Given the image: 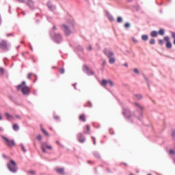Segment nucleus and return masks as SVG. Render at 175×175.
<instances>
[{"instance_id":"13","label":"nucleus","mask_w":175,"mask_h":175,"mask_svg":"<svg viewBox=\"0 0 175 175\" xmlns=\"http://www.w3.org/2000/svg\"><path fill=\"white\" fill-rule=\"evenodd\" d=\"M55 171L57 172V173H59V174H64V168H56Z\"/></svg>"},{"instance_id":"38","label":"nucleus","mask_w":175,"mask_h":175,"mask_svg":"<svg viewBox=\"0 0 175 175\" xmlns=\"http://www.w3.org/2000/svg\"><path fill=\"white\" fill-rule=\"evenodd\" d=\"M133 71L135 72V73L139 75V70H137V68H134Z\"/></svg>"},{"instance_id":"17","label":"nucleus","mask_w":175,"mask_h":175,"mask_svg":"<svg viewBox=\"0 0 175 175\" xmlns=\"http://www.w3.org/2000/svg\"><path fill=\"white\" fill-rule=\"evenodd\" d=\"M107 17L109 21H114V18H113V16H111V14H107Z\"/></svg>"},{"instance_id":"21","label":"nucleus","mask_w":175,"mask_h":175,"mask_svg":"<svg viewBox=\"0 0 175 175\" xmlns=\"http://www.w3.org/2000/svg\"><path fill=\"white\" fill-rule=\"evenodd\" d=\"M13 129H14V131H18V129H19L18 125L16 124H14Z\"/></svg>"},{"instance_id":"2","label":"nucleus","mask_w":175,"mask_h":175,"mask_svg":"<svg viewBox=\"0 0 175 175\" xmlns=\"http://www.w3.org/2000/svg\"><path fill=\"white\" fill-rule=\"evenodd\" d=\"M159 44L160 46H163L165 42V47L166 49H172V42H170V36H165L164 40H158Z\"/></svg>"},{"instance_id":"11","label":"nucleus","mask_w":175,"mask_h":175,"mask_svg":"<svg viewBox=\"0 0 175 175\" xmlns=\"http://www.w3.org/2000/svg\"><path fill=\"white\" fill-rule=\"evenodd\" d=\"M55 39L57 42V43H59V42H61V39H62L61 34H55Z\"/></svg>"},{"instance_id":"5","label":"nucleus","mask_w":175,"mask_h":175,"mask_svg":"<svg viewBox=\"0 0 175 175\" xmlns=\"http://www.w3.org/2000/svg\"><path fill=\"white\" fill-rule=\"evenodd\" d=\"M8 167L12 173H16V172H17V165L16 162H14L13 160H10V163L8 164Z\"/></svg>"},{"instance_id":"14","label":"nucleus","mask_w":175,"mask_h":175,"mask_svg":"<svg viewBox=\"0 0 175 175\" xmlns=\"http://www.w3.org/2000/svg\"><path fill=\"white\" fill-rule=\"evenodd\" d=\"M109 83V80L107 81L106 79H103L102 81H101V85L103 87H106V85H107V84Z\"/></svg>"},{"instance_id":"27","label":"nucleus","mask_w":175,"mask_h":175,"mask_svg":"<svg viewBox=\"0 0 175 175\" xmlns=\"http://www.w3.org/2000/svg\"><path fill=\"white\" fill-rule=\"evenodd\" d=\"M59 70L62 75H64V73H65V69L64 68H59Z\"/></svg>"},{"instance_id":"35","label":"nucleus","mask_w":175,"mask_h":175,"mask_svg":"<svg viewBox=\"0 0 175 175\" xmlns=\"http://www.w3.org/2000/svg\"><path fill=\"white\" fill-rule=\"evenodd\" d=\"M5 116L8 118H13V117L10 114H9L8 113H5Z\"/></svg>"},{"instance_id":"31","label":"nucleus","mask_w":175,"mask_h":175,"mask_svg":"<svg viewBox=\"0 0 175 175\" xmlns=\"http://www.w3.org/2000/svg\"><path fill=\"white\" fill-rule=\"evenodd\" d=\"M31 76H36V75H35L32 73H29V75H27V79H31Z\"/></svg>"},{"instance_id":"15","label":"nucleus","mask_w":175,"mask_h":175,"mask_svg":"<svg viewBox=\"0 0 175 175\" xmlns=\"http://www.w3.org/2000/svg\"><path fill=\"white\" fill-rule=\"evenodd\" d=\"M150 35L152 38H157L158 36V32L157 31H152Z\"/></svg>"},{"instance_id":"40","label":"nucleus","mask_w":175,"mask_h":175,"mask_svg":"<svg viewBox=\"0 0 175 175\" xmlns=\"http://www.w3.org/2000/svg\"><path fill=\"white\" fill-rule=\"evenodd\" d=\"M172 135L173 136V137H174V136H175V130L172 131Z\"/></svg>"},{"instance_id":"6","label":"nucleus","mask_w":175,"mask_h":175,"mask_svg":"<svg viewBox=\"0 0 175 175\" xmlns=\"http://www.w3.org/2000/svg\"><path fill=\"white\" fill-rule=\"evenodd\" d=\"M53 150V146L51 145L47 144V143L41 144V150L43 152H47L46 150Z\"/></svg>"},{"instance_id":"29","label":"nucleus","mask_w":175,"mask_h":175,"mask_svg":"<svg viewBox=\"0 0 175 175\" xmlns=\"http://www.w3.org/2000/svg\"><path fill=\"white\" fill-rule=\"evenodd\" d=\"M86 129L88 131V133H90V132H91V129L90 128V125H86Z\"/></svg>"},{"instance_id":"47","label":"nucleus","mask_w":175,"mask_h":175,"mask_svg":"<svg viewBox=\"0 0 175 175\" xmlns=\"http://www.w3.org/2000/svg\"><path fill=\"white\" fill-rule=\"evenodd\" d=\"M55 120H58V117H55Z\"/></svg>"},{"instance_id":"25","label":"nucleus","mask_w":175,"mask_h":175,"mask_svg":"<svg viewBox=\"0 0 175 175\" xmlns=\"http://www.w3.org/2000/svg\"><path fill=\"white\" fill-rule=\"evenodd\" d=\"M149 43L150 44H155V39H151Z\"/></svg>"},{"instance_id":"22","label":"nucleus","mask_w":175,"mask_h":175,"mask_svg":"<svg viewBox=\"0 0 175 175\" xmlns=\"http://www.w3.org/2000/svg\"><path fill=\"white\" fill-rule=\"evenodd\" d=\"M172 33V38L174 39V44L175 45V33L174 32H171Z\"/></svg>"},{"instance_id":"53","label":"nucleus","mask_w":175,"mask_h":175,"mask_svg":"<svg viewBox=\"0 0 175 175\" xmlns=\"http://www.w3.org/2000/svg\"><path fill=\"white\" fill-rule=\"evenodd\" d=\"M130 175H133V174H130Z\"/></svg>"},{"instance_id":"32","label":"nucleus","mask_w":175,"mask_h":175,"mask_svg":"<svg viewBox=\"0 0 175 175\" xmlns=\"http://www.w3.org/2000/svg\"><path fill=\"white\" fill-rule=\"evenodd\" d=\"M169 153L170 154V155H174L175 152L173 150H169Z\"/></svg>"},{"instance_id":"19","label":"nucleus","mask_w":175,"mask_h":175,"mask_svg":"<svg viewBox=\"0 0 175 175\" xmlns=\"http://www.w3.org/2000/svg\"><path fill=\"white\" fill-rule=\"evenodd\" d=\"M142 40H144V41L148 40V36H147V35H142Z\"/></svg>"},{"instance_id":"9","label":"nucleus","mask_w":175,"mask_h":175,"mask_svg":"<svg viewBox=\"0 0 175 175\" xmlns=\"http://www.w3.org/2000/svg\"><path fill=\"white\" fill-rule=\"evenodd\" d=\"M83 70L86 71L88 75H94V72H92V70L90 69V68H88V66H83Z\"/></svg>"},{"instance_id":"16","label":"nucleus","mask_w":175,"mask_h":175,"mask_svg":"<svg viewBox=\"0 0 175 175\" xmlns=\"http://www.w3.org/2000/svg\"><path fill=\"white\" fill-rule=\"evenodd\" d=\"M157 33H159V35H161V36H163V35H165V30L163 29H161L159 30Z\"/></svg>"},{"instance_id":"4","label":"nucleus","mask_w":175,"mask_h":175,"mask_svg":"<svg viewBox=\"0 0 175 175\" xmlns=\"http://www.w3.org/2000/svg\"><path fill=\"white\" fill-rule=\"evenodd\" d=\"M1 138L4 140L5 144H6V146H8V147H14V146H16L14 140L10 139L9 138L5 136H1Z\"/></svg>"},{"instance_id":"48","label":"nucleus","mask_w":175,"mask_h":175,"mask_svg":"<svg viewBox=\"0 0 175 175\" xmlns=\"http://www.w3.org/2000/svg\"><path fill=\"white\" fill-rule=\"evenodd\" d=\"M123 114H124V116H126V113L125 112H123Z\"/></svg>"},{"instance_id":"12","label":"nucleus","mask_w":175,"mask_h":175,"mask_svg":"<svg viewBox=\"0 0 175 175\" xmlns=\"http://www.w3.org/2000/svg\"><path fill=\"white\" fill-rule=\"evenodd\" d=\"M79 121H82V122H85V116L84 114H81L79 117Z\"/></svg>"},{"instance_id":"8","label":"nucleus","mask_w":175,"mask_h":175,"mask_svg":"<svg viewBox=\"0 0 175 175\" xmlns=\"http://www.w3.org/2000/svg\"><path fill=\"white\" fill-rule=\"evenodd\" d=\"M62 27L63 28H64V32L66 36H69V35H70V30L69 29V28H68V26H66V25H63Z\"/></svg>"},{"instance_id":"7","label":"nucleus","mask_w":175,"mask_h":175,"mask_svg":"<svg viewBox=\"0 0 175 175\" xmlns=\"http://www.w3.org/2000/svg\"><path fill=\"white\" fill-rule=\"evenodd\" d=\"M0 49L8 50V42L3 40L0 41Z\"/></svg>"},{"instance_id":"39","label":"nucleus","mask_w":175,"mask_h":175,"mask_svg":"<svg viewBox=\"0 0 175 175\" xmlns=\"http://www.w3.org/2000/svg\"><path fill=\"white\" fill-rule=\"evenodd\" d=\"M29 173H30V174H35V171H29Z\"/></svg>"},{"instance_id":"23","label":"nucleus","mask_w":175,"mask_h":175,"mask_svg":"<svg viewBox=\"0 0 175 175\" xmlns=\"http://www.w3.org/2000/svg\"><path fill=\"white\" fill-rule=\"evenodd\" d=\"M5 73V70L2 68H0V76H2Z\"/></svg>"},{"instance_id":"33","label":"nucleus","mask_w":175,"mask_h":175,"mask_svg":"<svg viewBox=\"0 0 175 175\" xmlns=\"http://www.w3.org/2000/svg\"><path fill=\"white\" fill-rule=\"evenodd\" d=\"M37 139H38V140H39V142L42 141V135H38L37 136Z\"/></svg>"},{"instance_id":"10","label":"nucleus","mask_w":175,"mask_h":175,"mask_svg":"<svg viewBox=\"0 0 175 175\" xmlns=\"http://www.w3.org/2000/svg\"><path fill=\"white\" fill-rule=\"evenodd\" d=\"M78 140H79V142H80V143H84V142H85V139L81 134L79 135Z\"/></svg>"},{"instance_id":"36","label":"nucleus","mask_w":175,"mask_h":175,"mask_svg":"<svg viewBox=\"0 0 175 175\" xmlns=\"http://www.w3.org/2000/svg\"><path fill=\"white\" fill-rule=\"evenodd\" d=\"M124 27L125 28H129V27H131V25L129 23H125Z\"/></svg>"},{"instance_id":"26","label":"nucleus","mask_w":175,"mask_h":175,"mask_svg":"<svg viewBox=\"0 0 175 175\" xmlns=\"http://www.w3.org/2000/svg\"><path fill=\"white\" fill-rule=\"evenodd\" d=\"M135 97L137 98V99H142V98H143V96H142V94H136Z\"/></svg>"},{"instance_id":"20","label":"nucleus","mask_w":175,"mask_h":175,"mask_svg":"<svg viewBox=\"0 0 175 175\" xmlns=\"http://www.w3.org/2000/svg\"><path fill=\"white\" fill-rule=\"evenodd\" d=\"M41 131H42V132L44 133V134L45 135V136H49V133H48L47 131H46L44 130V129H43L42 127H41Z\"/></svg>"},{"instance_id":"18","label":"nucleus","mask_w":175,"mask_h":175,"mask_svg":"<svg viewBox=\"0 0 175 175\" xmlns=\"http://www.w3.org/2000/svg\"><path fill=\"white\" fill-rule=\"evenodd\" d=\"M134 105L135 106H136V107H138V109H140V110H143V106L140 105V104L137 103H135Z\"/></svg>"},{"instance_id":"34","label":"nucleus","mask_w":175,"mask_h":175,"mask_svg":"<svg viewBox=\"0 0 175 175\" xmlns=\"http://www.w3.org/2000/svg\"><path fill=\"white\" fill-rule=\"evenodd\" d=\"M21 148L23 152H27V150L25 149V147H24V145H21Z\"/></svg>"},{"instance_id":"50","label":"nucleus","mask_w":175,"mask_h":175,"mask_svg":"<svg viewBox=\"0 0 175 175\" xmlns=\"http://www.w3.org/2000/svg\"><path fill=\"white\" fill-rule=\"evenodd\" d=\"M21 43H24V41H22Z\"/></svg>"},{"instance_id":"3","label":"nucleus","mask_w":175,"mask_h":175,"mask_svg":"<svg viewBox=\"0 0 175 175\" xmlns=\"http://www.w3.org/2000/svg\"><path fill=\"white\" fill-rule=\"evenodd\" d=\"M104 54H105V55H107V57L109 58V64H114V62H116V58L113 57V55H114V53L110 51V50L105 49Z\"/></svg>"},{"instance_id":"43","label":"nucleus","mask_w":175,"mask_h":175,"mask_svg":"<svg viewBox=\"0 0 175 175\" xmlns=\"http://www.w3.org/2000/svg\"><path fill=\"white\" fill-rule=\"evenodd\" d=\"M92 139H94V144H96V142L95 141V139L94 137H92Z\"/></svg>"},{"instance_id":"51","label":"nucleus","mask_w":175,"mask_h":175,"mask_svg":"<svg viewBox=\"0 0 175 175\" xmlns=\"http://www.w3.org/2000/svg\"><path fill=\"white\" fill-rule=\"evenodd\" d=\"M124 165H125L126 166H127L126 163H124Z\"/></svg>"},{"instance_id":"41","label":"nucleus","mask_w":175,"mask_h":175,"mask_svg":"<svg viewBox=\"0 0 175 175\" xmlns=\"http://www.w3.org/2000/svg\"><path fill=\"white\" fill-rule=\"evenodd\" d=\"M16 118H18V120H20L21 118H20V116L18 115H16Z\"/></svg>"},{"instance_id":"1","label":"nucleus","mask_w":175,"mask_h":175,"mask_svg":"<svg viewBox=\"0 0 175 175\" xmlns=\"http://www.w3.org/2000/svg\"><path fill=\"white\" fill-rule=\"evenodd\" d=\"M21 90L22 94L23 95H29V88L25 85V81H23L22 83L17 86V90L20 91Z\"/></svg>"},{"instance_id":"37","label":"nucleus","mask_w":175,"mask_h":175,"mask_svg":"<svg viewBox=\"0 0 175 175\" xmlns=\"http://www.w3.org/2000/svg\"><path fill=\"white\" fill-rule=\"evenodd\" d=\"M132 40L134 43H137V40L136 38H135V37L132 38Z\"/></svg>"},{"instance_id":"44","label":"nucleus","mask_w":175,"mask_h":175,"mask_svg":"<svg viewBox=\"0 0 175 175\" xmlns=\"http://www.w3.org/2000/svg\"><path fill=\"white\" fill-rule=\"evenodd\" d=\"M7 36H12V33L7 34Z\"/></svg>"},{"instance_id":"54","label":"nucleus","mask_w":175,"mask_h":175,"mask_svg":"<svg viewBox=\"0 0 175 175\" xmlns=\"http://www.w3.org/2000/svg\"><path fill=\"white\" fill-rule=\"evenodd\" d=\"M148 175H152L151 174H148Z\"/></svg>"},{"instance_id":"30","label":"nucleus","mask_w":175,"mask_h":175,"mask_svg":"<svg viewBox=\"0 0 175 175\" xmlns=\"http://www.w3.org/2000/svg\"><path fill=\"white\" fill-rule=\"evenodd\" d=\"M117 21H118V23H122V18H121L120 16L118 17Z\"/></svg>"},{"instance_id":"46","label":"nucleus","mask_w":175,"mask_h":175,"mask_svg":"<svg viewBox=\"0 0 175 175\" xmlns=\"http://www.w3.org/2000/svg\"><path fill=\"white\" fill-rule=\"evenodd\" d=\"M2 120V116L0 115V120Z\"/></svg>"},{"instance_id":"45","label":"nucleus","mask_w":175,"mask_h":175,"mask_svg":"<svg viewBox=\"0 0 175 175\" xmlns=\"http://www.w3.org/2000/svg\"><path fill=\"white\" fill-rule=\"evenodd\" d=\"M53 29H57V27L53 26Z\"/></svg>"},{"instance_id":"42","label":"nucleus","mask_w":175,"mask_h":175,"mask_svg":"<svg viewBox=\"0 0 175 175\" xmlns=\"http://www.w3.org/2000/svg\"><path fill=\"white\" fill-rule=\"evenodd\" d=\"M88 50H90V51L92 50V48L91 47V46H89Z\"/></svg>"},{"instance_id":"49","label":"nucleus","mask_w":175,"mask_h":175,"mask_svg":"<svg viewBox=\"0 0 175 175\" xmlns=\"http://www.w3.org/2000/svg\"><path fill=\"white\" fill-rule=\"evenodd\" d=\"M124 65H125L126 66H128V64H125Z\"/></svg>"},{"instance_id":"28","label":"nucleus","mask_w":175,"mask_h":175,"mask_svg":"<svg viewBox=\"0 0 175 175\" xmlns=\"http://www.w3.org/2000/svg\"><path fill=\"white\" fill-rule=\"evenodd\" d=\"M108 84H109V85H111V87H113L114 85V83H113V81L108 80Z\"/></svg>"},{"instance_id":"52","label":"nucleus","mask_w":175,"mask_h":175,"mask_svg":"<svg viewBox=\"0 0 175 175\" xmlns=\"http://www.w3.org/2000/svg\"><path fill=\"white\" fill-rule=\"evenodd\" d=\"M88 163H90V161H88Z\"/></svg>"},{"instance_id":"24","label":"nucleus","mask_w":175,"mask_h":175,"mask_svg":"<svg viewBox=\"0 0 175 175\" xmlns=\"http://www.w3.org/2000/svg\"><path fill=\"white\" fill-rule=\"evenodd\" d=\"M93 154H94V157H96V158H100L99 153L94 152Z\"/></svg>"}]
</instances>
